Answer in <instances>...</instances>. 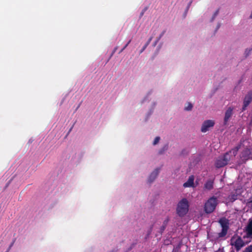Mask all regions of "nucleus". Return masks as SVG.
I'll list each match as a JSON object with an SVG mask.
<instances>
[{"label":"nucleus","mask_w":252,"mask_h":252,"mask_svg":"<svg viewBox=\"0 0 252 252\" xmlns=\"http://www.w3.org/2000/svg\"><path fill=\"white\" fill-rule=\"evenodd\" d=\"M252 49H246V50H245V55H246V57H247L249 56V55L250 54V53H251V52L252 51Z\"/></svg>","instance_id":"nucleus-21"},{"label":"nucleus","mask_w":252,"mask_h":252,"mask_svg":"<svg viewBox=\"0 0 252 252\" xmlns=\"http://www.w3.org/2000/svg\"><path fill=\"white\" fill-rule=\"evenodd\" d=\"M131 40H129L128 42L125 45L124 47L121 50V51L119 52V54L122 53L128 46V45L130 43Z\"/></svg>","instance_id":"nucleus-22"},{"label":"nucleus","mask_w":252,"mask_h":252,"mask_svg":"<svg viewBox=\"0 0 252 252\" xmlns=\"http://www.w3.org/2000/svg\"><path fill=\"white\" fill-rule=\"evenodd\" d=\"M194 176L193 175L190 176L188 181L183 184L184 188L193 187H194Z\"/></svg>","instance_id":"nucleus-11"},{"label":"nucleus","mask_w":252,"mask_h":252,"mask_svg":"<svg viewBox=\"0 0 252 252\" xmlns=\"http://www.w3.org/2000/svg\"><path fill=\"white\" fill-rule=\"evenodd\" d=\"M215 125V122L213 120H208L205 121L202 125L201 131L202 132H206L209 130V128L212 127Z\"/></svg>","instance_id":"nucleus-8"},{"label":"nucleus","mask_w":252,"mask_h":252,"mask_svg":"<svg viewBox=\"0 0 252 252\" xmlns=\"http://www.w3.org/2000/svg\"><path fill=\"white\" fill-rule=\"evenodd\" d=\"M189 204L186 198L182 199L178 204L177 214L180 217L185 216L189 211Z\"/></svg>","instance_id":"nucleus-1"},{"label":"nucleus","mask_w":252,"mask_h":252,"mask_svg":"<svg viewBox=\"0 0 252 252\" xmlns=\"http://www.w3.org/2000/svg\"><path fill=\"white\" fill-rule=\"evenodd\" d=\"M234 237H232L231 239V244L232 246H234L236 250L238 251H239L244 246L245 243L241 237L240 236H238L237 238L234 241Z\"/></svg>","instance_id":"nucleus-6"},{"label":"nucleus","mask_w":252,"mask_h":252,"mask_svg":"<svg viewBox=\"0 0 252 252\" xmlns=\"http://www.w3.org/2000/svg\"><path fill=\"white\" fill-rule=\"evenodd\" d=\"M252 101V90L249 91L247 94L245 95L244 101L243 105L242 108V111H245L247 107L249 105L251 102Z\"/></svg>","instance_id":"nucleus-7"},{"label":"nucleus","mask_w":252,"mask_h":252,"mask_svg":"<svg viewBox=\"0 0 252 252\" xmlns=\"http://www.w3.org/2000/svg\"><path fill=\"white\" fill-rule=\"evenodd\" d=\"M220 27V25H218L217 28L218 29Z\"/></svg>","instance_id":"nucleus-28"},{"label":"nucleus","mask_w":252,"mask_h":252,"mask_svg":"<svg viewBox=\"0 0 252 252\" xmlns=\"http://www.w3.org/2000/svg\"><path fill=\"white\" fill-rule=\"evenodd\" d=\"M245 231L246 232V236H244V238H252V218L249 219L248 224L245 227Z\"/></svg>","instance_id":"nucleus-9"},{"label":"nucleus","mask_w":252,"mask_h":252,"mask_svg":"<svg viewBox=\"0 0 252 252\" xmlns=\"http://www.w3.org/2000/svg\"><path fill=\"white\" fill-rule=\"evenodd\" d=\"M159 140H160V137L159 136L156 137L153 142V145H155L157 144L158 143Z\"/></svg>","instance_id":"nucleus-19"},{"label":"nucleus","mask_w":252,"mask_h":252,"mask_svg":"<svg viewBox=\"0 0 252 252\" xmlns=\"http://www.w3.org/2000/svg\"><path fill=\"white\" fill-rule=\"evenodd\" d=\"M219 223L220 224L222 229L220 232L218 234L219 238H222L226 236L229 229V222L228 220L225 218H221L219 220Z\"/></svg>","instance_id":"nucleus-4"},{"label":"nucleus","mask_w":252,"mask_h":252,"mask_svg":"<svg viewBox=\"0 0 252 252\" xmlns=\"http://www.w3.org/2000/svg\"><path fill=\"white\" fill-rule=\"evenodd\" d=\"M233 108L229 107L225 111L224 118V125H226L233 114Z\"/></svg>","instance_id":"nucleus-10"},{"label":"nucleus","mask_w":252,"mask_h":252,"mask_svg":"<svg viewBox=\"0 0 252 252\" xmlns=\"http://www.w3.org/2000/svg\"><path fill=\"white\" fill-rule=\"evenodd\" d=\"M159 173V169L157 168L154 171L151 173L150 174L149 179H148V182L149 183H151L153 182L156 178L157 177L158 174Z\"/></svg>","instance_id":"nucleus-13"},{"label":"nucleus","mask_w":252,"mask_h":252,"mask_svg":"<svg viewBox=\"0 0 252 252\" xmlns=\"http://www.w3.org/2000/svg\"><path fill=\"white\" fill-rule=\"evenodd\" d=\"M251 158V151L250 149L245 148L243 150L240 155L239 161V164H243L245 163L246 161L249 159Z\"/></svg>","instance_id":"nucleus-5"},{"label":"nucleus","mask_w":252,"mask_h":252,"mask_svg":"<svg viewBox=\"0 0 252 252\" xmlns=\"http://www.w3.org/2000/svg\"><path fill=\"white\" fill-rule=\"evenodd\" d=\"M152 229H153V226H152L151 227H150V230H149L148 232V235H149L151 233V232L152 231Z\"/></svg>","instance_id":"nucleus-24"},{"label":"nucleus","mask_w":252,"mask_h":252,"mask_svg":"<svg viewBox=\"0 0 252 252\" xmlns=\"http://www.w3.org/2000/svg\"><path fill=\"white\" fill-rule=\"evenodd\" d=\"M219 9L217 10L214 14H213V16L212 18L211 21H213L214 19L216 18V17L217 16V15L219 14Z\"/></svg>","instance_id":"nucleus-20"},{"label":"nucleus","mask_w":252,"mask_h":252,"mask_svg":"<svg viewBox=\"0 0 252 252\" xmlns=\"http://www.w3.org/2000/svg\"><path fill=\"white\" fill-rule=\"evenodd\" d=\"M230 201L233 202L237 199V194L236 193H232L229 196Z\"/></svg>","instance_id":"nucleus-15"},{"label":"nucleus","mask_w":252,"mask_h":252,"mask_svg":"<svg viewBox=\"0 0 252 252\" xmlns=\"http://www.w3.org/2000/svg\"><path fill=\"white\" fill-rule=\"evenodd\" d=\"M244 252H252V245H250L247 247L245 249Z\"/></svg>","instance_id":"nucleus-18"},{"label":"nucleus","mask_w":252,"mask_h":252,"mask_svg":"<svg viewBox=\"0 0 252 252\" xmlns=\"http://www.w3.org/2000/svg\"><path fill=\"white\" fill-rule=\"evenodd\" d=\"M218 199L216 197L212 196L209 198L204 204V211L207 214L212 213L216 209L218 204Z\"/></svg>","instance_id":"nucleus-2"},{"label":"nucleus","mask_w":252,"mask_h":252,"mask_svg":"<svg viewBox=\"0 0 252 252\" xmlns=\"http://www.w3.org/2000/svg\"><path fill=\"white\" fill-rule=\"evenodd\" d=\"M169 220V219L168 217H167L163 222V224L160 228V233L161 234H162V233L163 232V231L165 229Z\"/></svg>","instance_id":"nucleus-14"},{"label":"nucleus","mask_w":252,"mask_h":252,"mask_svg":"<svg viewBox=\"0 0 252 252\" xmlns=\"http://www.w3.org/2000/svg\"><path fill=\"white\" fill-rule=\"evenodd\" d=\"M153 38V37H151L147 41V42L146 43V44H145V45L143 47L142 49H141V50L140 51V53H142L145 50V49L147 48V47L148 46V45L150 44V42L151 41L152 39Z\"/></svg>","instance_id":"nucleus-16"},{"label":"nucleus","mask_w":252,"mask_h":252,"mask_svg":"<svg viewBox=\"0 0 252 252\" xmlns=\"http://www.w3.org/2000/svg\"><path fill=\"white\" fill-rule=\"evenodd\" d=\"M232 157L231 152L229 151L225 153L222 157H219L216 161L215 166L220 168L227 165Z\"/></svg>","instance_id":"nucleus-3"},{"label":"nucleus","mask_w":252,"mask_h":252,"mask_svg":"<svg viewBox=\"0 0 252 252\" xmlns=\"http://www.w3.org/2000/svg\"><path fill=\"white\" fill-rule=\"evenodd\" d=\"M167 146H165L162 149H161L159 151V154H162L165 150H167Z\"/></svg>","instance_id":"nucleus-23"},{"label":"nucleus","mask_w":252,"mask_h":252,"mask_svg":"<svg viewBox=\"0 0 252 252\" xmlns=\"http://www.w3.org/2000/svg\"><path fill=\"white\" fill-rule=\"evenodd\" d=\"M117 49V47H115V49H114V51H113L112 54H114L116 52Z\"/></svg>","instance_id":"nucleus-25"},{"label":"nucleus","mask_w":252,"mask_h":252,"mask_svg":"<svg viewBox=\"0 0 252 252\" xmlns=\"http://www.w3.org/2000/svg\"><path fill=\"white\" fill-rule=\"evenodd\" d=\"M239 149V147H236V151H238Z\"/></svg>","instance_id":"nucleus-27"},{"label":"nucleus","mask_w":252,"mask_h":252,"mask_svg":"<svg viewBox=\"0 0 252 252\" xmlns=\"http://www.w3.org/2000/svg\"><path fill=\"white\" fill-rule=\"evenodd\" d=\"M214 187V179L208 180L204 185V189L210 190L213 189Z\"/></svg>","instance_id":"nucleus-12"},{"label":"nucleus","mask_w":252,"mask_h":252,"mask_svg":"<svg viewBox=\"0 0 252 252\" xmlns=\"http://www.w3.org/2000/svg\"><path fill=\"white\" fill-rule=\"evenodd\" d=\"M192 105L190 103H188V106L187 107H185V110L186 111H190L192 108Z\"/></svg>","instance_id":"nucleus-17"},{"label":"nucleus","mask_w":252,"mask_h":252,"mask_svg":"<svg viewBox=\"0 0 252 252\" xmlns=\"http://www.w3.org/2000/svg\"><path fill=\"white\" fill-rule=\"evenodd\" d=\"M190 3H191V1H190V3H189V5H190Z\"/></svg>","instance_id":"nucleus-29"},{"label":"nucleus","mask_w":252,"mask_h":252,"mask_svg":"<svg viewBox=\"0 0 252 252\" xmlns=\"http://www.w3.org/2000/svg\"><path fill=\"white\" fill-rule=\"evenodd\" d=\"M250 125L252 126V117H251V121H250Z\"/></svg>","instance_id":"nucleus-26"}]
</instances>
